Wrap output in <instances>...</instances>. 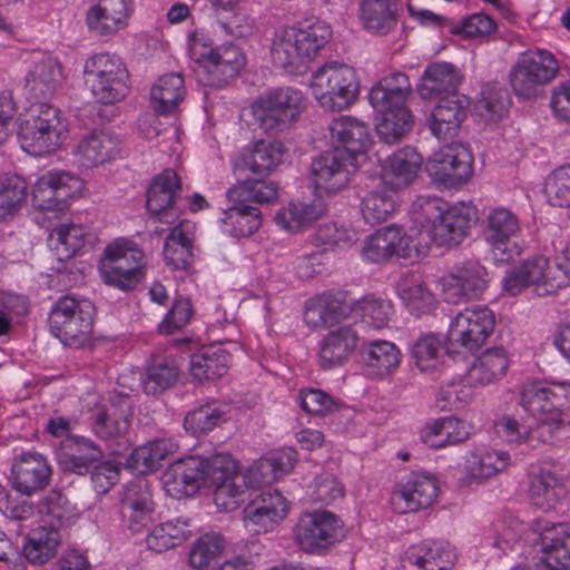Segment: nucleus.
I'll return each instance as SVG.
<instances>
[{
  "label": "nucleus",
  "mask_w": 570,
  "mask_h": 570,
  "mask_svg": "<svg viewBox=\"0 0 570 570\" xmlns=\"http://www.w3.org/2000/svg\"><path fill=\"white\" fill-rule=\"evenodd\" d=\"M521 405L533 423L520 425L509 419L503 424L501 438L508 443L519 444L534 426L552 434L569 424L570 382L569 381H531L521 391Z\"/></svg>",
  "instance_id": "nucleus-1"
},
{
  "label": "nucleus",
  "mask_w": 570,
  "mask_h": 570,
  "mask_svg": "<svg viewBox=\"0 0 570 570\" xmlns=\"http://www.w3.org/2000/svg\"><path fill=\"white\" fill-rule=\"evenodd\" d=\"M562 264L551 265L547 257L535 256L504 272L503 287L512 294H519L531 287L539 295H550L570 283V239L562 249Z\"/></svg>",
  "instance_id": "nucleus-2"
},
{
  "label": "nucleus",
  "mask_w": 570,
  "mask_h": 570,
  "mask_svg": "<svg viewBox=\"0 0 570 570\" xmlns=\"http://www.w3.org/2000/svg\"><path fill=\"white\" fill-rule=\"evenodd\" d=\"M332 30L324 22L306 28H282L273 38L271 55L275 66L299 70L307 67L330 41Z\"/></svg>",
  "instance_id": "nucleus-3"
},
{
  "label": "nucleus",
  "mask_w": 570,
  "mask_h": 570,
  "mask_svg": "<svg viewBox=\"0 0 570 570\" xmlns=\"http://www.w3.org/2000/svg\"><path fill=\"white\" fill-rule=\"evenodd\" d=\"M95 306L87 298L60 297L51 307L49 328L63 345L80 347L90 338Z\"/></svg>",
  "instance_id": "nucleus-4"
},
{
  "label": "nucleus",
  "mask_w": 570,
  "mask_h": 570,
  "mask_svg": "<svg viewBox=\"0 0 570 570\" xmlns=\"http://www.w3.org/2000/svg\"><path fill=\"white\" fill-rule=\"evenodd\" d=\"M309 87L321 107L343 110L356 100L360 85L352 67L331 61L312 75Z\"/></svg>",
  "instance_id": "nucleus-5"
},
{
  "label": "nucleus",
  "mask_w": 570,
  "mask_h": 570,
  "mask_svg": "<svg viewBox=\"0 0 570 570\" xmlns=\"http://www.w3.org/2000/svg\"><path fill=\"white\" fill-rule=\"evenodd\" d=\"M67 131L68 125L57 108L35 102L20 124L19 138L26 150L41 155L56 150L66 139Z\"/></svg>",
  "instance_id": "nucleus-6"
},
{
  "label": "nucleus",
  "mask_w": 570,
  "mask_h": 570,
  "mask_svg": "<svg viewBox=\"0 0 570 570\" xmlns=\"http://www.w3.org/2000/svg\"><path fill=\"white\" fill-rule=\"evenodd\" d=\"M83 76L85 83L97 102L115 104L127 95L128 71L117 55H92L83 65Z\"/></svg>",
  "instance_id": "nucleus-7"
},
{
  "label": "nucleus",
  "mask_w": 570,
  "mask_h": 570,
  "mask_svg": "<svg viewBox=\"0 0 570 570\" xmlns=\"http://www.w3.org/2000/svg\"><path fill=\"white\" fill-rule=\"evenodd\" d=\"M189 56L197 63L198 77L207 86L224 85L245 66V56L237 47L228 45L213 49L197 37L189 43Z\"/></svg>",
  "instance_id": "nucleus-8"
},
{
  "label": "nucleus",
  "mask_w": 570,
  "mask_h": 570,
  "mask_svg": "<svg viewBox=\"0 0 570 570\" xmlns=\"http://www.w3.org/2000/svg\"><path fill=\"white\" fill-rule=\"evenodd\" d=\"M303 109L302 92L291 87L273 89L252 105L255 120L265 132L269 134L289 128Z\"/></svg>",
  "instance_id": "nucleus-9"
},
{
  "label": "nucleus",
  "mask_w": 570,
  "mask_h": 570,
  "mask_svg": "<svg viewBox=\"0 0 570 570\" xmlns=\"http://www.w3.org/2000/svg\"><path fill=\"white\" fill-rule=\"evenodd\" d=\"M495 315L485 306L469 307L451 322L448 332V353L474 354L493 333Z\"/></svg>",
  "instance_id": "nucleus-10"
},
{
  "label": "nucleus",
  "mask_w": 570,
  "mask_h": 570,
  "mask_svg": "<svg viewBox=\"0 0 570 570\" xmlns=\"http://www.w3.org/2000/svg\"><path fill=\"white\" fill-rule=\"evenodd\" d=\"M206 485L214 489L216 507L226 512L236 510L245 501L248 490L237 461L224 453L209 458Z\"/></svg>",
  "instance_id": "nucleus-11"
},
{
  "label": "nucleus",
  "mask_w": 570,
  "mask_h": 570,
  "mask_svg": "<svg viewBox=\"0 0 570 570\" xmlns=\"http://www.w3.org/2000/svg\"><path fill=\"white\" fill-rule=\"evenodd\" d=\"M558 69L559 65L551 52L544 49L528 51L521 55L512 68V89L519 97H535L541 87L556 78Z\"/></svg>",
  "instance_id": "nucleus-12"
},
{
  "label": "nucleus",
  "mask_w": 570,
  "mask_h": 570,
  "mask_svg": "<svg viewBox=\"0 0 570 570\" xmlns=\"http://www.w3.org/2000/svg\"><path fill=\"white\" fill-rule=\"evenodd\" d=\"M357 160L345 150L330 149L315 158L311 165L316 196L334 195L344 189L357 169Z\"/></svg>",
  "instance_id": "nucleus-13"
},
{
  "label": "nucleus",
  "mask_w": 570,
  "mask_h": 570,
  "mask_svg": "<svg viewBox=\"0 0 570 570\" xmlns=\"http://www.w3.org/2000/svg\"><path fill=\"white\" fill-rule=\"evenodd\" d=\"M344 537L338 517L325 510L304 513L295 527V541L306 552L327 549Z\"/></svg>",
  "instance_id": "nucleus-14"
},
{
  "label": "nucleus",
  "mask_w": 570,
  "mask_h": 570,
  "mask_svg": "<svg viewBox=\"0 0 570 570\" xmlns=\"http://www.w3.org/2000/svg\"><path fill=\"white\" fill-rule=\"evenodd\" d=\"M473 156L461 144H450L434 151L426 163L430 177L445 187L466 184L473 174Z\"/></svg>",
  "instance_id": "nucleus-15"
},
{
  "label": "nucleus",
  "mask_w": 570,
  "mask_h": 570,
  "mask_svg": "<svg viewBox=\"0 0 570 570\" xmlns=\"http://www.w3.org/2000/svg\"><path fill=\"white\" fill-rule=\"evenodd\" d=\"M539 559L534 570H570V525L537 521Z\"/></svg>",
  "instance_id": "nucleus-16"
},
{
  "label": "nucleus",
  "mask_w": 570,
  "mask_h": 570,
  "mask_svg": "<svg viewBox=\"0 0 570 570\" xmlns=\"http://www.w3.org/2000/svg\"><path fill=\"white\" fill-rule=\"evenodd\" d=\"M209 458L188 456L173 462L163 473L166 493L174 499L195 494L207 480Z\"/></svg>",
  "instance_id": "nucleus-17"
},
{
  "label": "nucleus",
  "mask_w": 570,
  "mask_h": 570,
  "mask_svg": "<svg viewBox=\"0 0 570 570\" xmlns=\"http://www.w3.org/2000/svg\"><path fill=\"white\" fill-rule=\"evenodd\" d=\"M82 189V180L69 173H48L32 187L33 206L41 210H62Z\"/></svg>",
  "instance_id": "nucleus-18"
},
{
  "label": "nucleus",
  "mask_w": 570,
  "mask_h": 570,
  "mask_svg": "<svg viewBox=\"0 0 570 570\" xmlns=\"http://www.w3.org/2000/svg\"><path fill=\"white\" fill-rule=\"evenodd\" d=\"M121 153L120 137L109 130H91L80 137L72 149L77 164L87 169L116 160Z\"/></svg>",
  "instance_id": "nucleus-19"
},
{
  "label": "nucleus",
  "mask_w": 570,
  "mask_h": 570,
  "mask_svg": "<svg viewBox=\"0 0 570 570\" xmlns=\"http://www.w3.org/2000/svg\"><path fill=\"white\" fill-rule=\"evenodd\" d=\"M287 512L288 502L281 492H263L244 509V525L250 532L267 533L279 524Z\"/></svg>",
  "instance_id": "nucleus-20"
},
{
  "label": "nucleus",
  "mask_w": 570,
  "mask_h": 570,
  "mask_svg": "<svg viewBox=\"0 0 570 570\" xmlns=\"http://www.w3.org/2000/svg\"><path fill=\"white\" fill-rule=\"evenodd\" d=\"M132 0H96L85 14L88 30L97 37L115 36L128 26Z\"/></svg>",
  "instance_id": "nucleus-21"
},
{
  "label": "nucleus",
  "mask_w": 570,
  "mask_h": 570,
  "mask_svg": "<svg viewBox=\"0 0 570 570\" xmlns=\"http://www.w3.org/2000/svg\"><path fill=\"white\" fill-rule=\"evenodd\" d=\"M421 240L415 242L413 235L403 233L392 225L371 235L364 246L363 255L373 263L384 262L393 256L412 257V253H419Z\"/></svg>",
  "instance_id": "nucleus-22"
},
{
  "label": "nucleus",
  "mask_w": 570,
  "mask_h": 570,
  "mask_svg": "<svg viewBox=\"0 0 570 570\" xmlns=\"http://www.w3.org/2000/svg\"><path fill=\"white\" fill-rule=\"evenodd\" d=\"M562 479L556 473L553 464L539 462L528 472V497L530 502L542 511L557 508L564 497Z\"/></svg>",
  "instance_id": "nucleus-23"
},
{
  "label": "nucleus",
  "mask_w": 570,
  "mask_h": 570,
  "mask_svg": "<svg viewBox=\"0 0 570 570\" xmlns=\"http://www.w3.org/2000/svg\"><path fill=\"white\" fill-rule=\"evenodd\" d=\"M180 191V180L171 169H165L157 175L147 193V210L159 223L175 225L178 220V210L175 202Z\"/></svg>",
  "instance_id": "nucleus-24"
},
{
  "label": "nucleus",
  "mask_w": 570,
  "mask_h": 570,
  "mask_svg": "<svg viewBox=\"0 0 570 570\" xmlns=\"http://www.w3.org/2000/svg\"><path fill=\"white\" fill-rule=\"evenodd\" d=\"M439 494V484L434 476L412 474L405 483L392 493L391 504L396 513L404 514L426 509L433 504Z\"/></svg>",
  "instance_id": "nucleus-25"
},
{
  "label": "nucleus",
  "mask_w": 570,
  "mask_h": 570,
  "mask_svg": "<svg viewBox=\"0 0 570 570\" xmlns=\"http://www.w3.org/2000/svg\"><path fill=\"white\" fill-rule=\"evenodd\" d=\"M456 560L449 542L424 540L410 546L401 556L402 570H451Z\"/></svg>",
  "instance_id": "nucleus-26"
},
{
  "label": "nucleus",
  "mask_w": 570,
  "mask_h": 570,
  "mask_svg": "<svg viewBox=\"0 0 570 570\" xmlns=\"http://www.w3.org/2000/svg\"><path fill=\"white\" fill-rule=\"evenodd\" d=\"M476 209L471 204L458 203L448 208L442 217L428 229L426 237L438 246L459 245L468 235Z\"/></svg>",
  "instance_id": "nucleus-27"
},
{
  "label": "nucleus",
  "mask_w": 570,
  "mask_h": 570,
  "mask_svg": "<svg viewBox=\"0 0 570 570\" xmlns=\"http://www.w3.org/2000/svg\"><path fill=\"white\" fill-rule=\"evenodd\" d=\"M121 512L132 532H140L154 521L155 504L149 482L138 478L129 482L120 500Z\"/></svg>",
  "instance_id": "nucleus-28"
},
{
  "label": "nucleus",
  "mask_w": 570,
  "mask_h": 570,
  "mask_svg": "<svg viewBox=\"0 0 570 570\" xmlns=\"http://www.w3.org/2000/svg\"><path fill=\"white\" fill-rule=\"evenodd\" d=\"M469 106L470 99L464 95L440 97L430 116L429 127L432 135L439 140L453 137L466 118Z\"/></svg>",
  "instance_id": "nucleus-29"
},
{
  "label": "nucleus",
  "mask_w": 570,
  "mask_h": 570,
  "mask_svg": "<svg viewBox=\"0 0 570 570\" xmlns=\"http://www.w3.org/2000/svg\"><path fill=\"white\" fill-rule=\"evenodd\" d=\"M62 79L60 62L51 56H43L33 63L27 73L24 91L30 100L41 102L57 92Z\"/></svg>",
  "instance_id": "nucleus-30"
},
{
  "label": "nucleus",
  "mask_w": 570,
  "mask_h": 570,
  "mask_svg": "<svg viewBox=\"0 0 570 570\" xmlns=\"http://www.w3.org/2000/svg\"><path fill=\"white\" fill-rule=\"evenodd\" d=\"M330 137L336 144L334 150H345L350 156L358 158L371 146L368 126L352 116L334 118L328 125Z\"/></svg>",
  "instance_id": "nucleus-31"
},
{
  "label": "nucleus",
  "mask_w": 570,
  "mask_h": 570,
  "mask_svg": "<svg viewBox=\"0 0 570 570\" xmlns=\"http://www.w3.org/2000/svg\"><path fill=\"white\" fill-rule=\"evenodd\" d=\"M463 79V73L453 63L445 61L433 62L425 68L417 91L423 99H434L459 94L458 89Z\"/></svg>",
  "instance_id": "nucleus-32"
},
{
  "label": "nucleus",
  "mask_w": 570,
  "mask_h": 570,
  "mask_svg": "<svg viewBox=\"0 0 570 570\" xmlns=\"http://www.w3.org/2000/svg\"><path fill=\"white\" fill-rule=\"evenodd\" d=\"M56 458L63 471L83 475L102 458V451L88 438L68 436L62 441Z\"/></svg>",
  "instance_id": "nucleus-33"
},
{
  "label": "nucleus",
  "mask_w": 570,
  "mask_h": 570,
  "mask_svg": "<svg viewBox=\"0 0 570 570\" xmlns=\"http://www.w3.org/2000/svg\"><path fill=\"white\" fill-rule=\"evenodd\" d=\"M132 416V404L128 396H116L97 410L92 430L100 439H114L127 432Z\"/></svg>",
  "instance_id": "nucleus-34"
},
{
  "label": "nucleus",
  "mask_w": 570,
  "mask_h": 570,
  "mask_svg": "<svg viewBox=\"0 0 570 570\" xmlns=\"http://www.w3.org/2000/svg\"><path fill=\"white\" fill-rule=\"evenodd\" d=\"M50 474L47 460L38 453H23L12 465L13 485L26 495L43 489Z\"/></svg>",
  "instance_id": "nucleus-35"
},
{
  "label": "nucleus",
  "mask_w": 570,
  "mask_h": 570,
  "mask_svg": "<svg viewBox=\"0 0 570 570\" xmlns=\"http://www.w3.org/2000/svg\"><path fill=\"white\" fill-rule=\"evenodd\" d=\"M358 335L350 325L331 330L320 342V362L323 368L343 365L357 347Z\"/></svg>",
  "instance_id": "nucleus-36"
},
{
  "label": "nucleus",
  "mask_w": 570,
  "mask_h": 570,
  "mask_svg": "<svg viewBox=\"0 0 570 570\" xmlns=\"http://www.w3.org/2000/svg\"><path fill=\"white\" fill-rule=\"evenodd\" d=\"M488 285L487 269L479 264H469L458 274L444 278L443 292L451 303L463 298H473L481 294Z\"/></svg>",
  "instance_id": "nucleus-37"
},
{
  "label": "nucleus",
  "mask_w": 570,
  "mask_h": 570,
  "mask_svg": "<svg viewBox=\"0 0 570 570\" xmlns=\"http://www.w3.org/2000/svg\"><path fill=\"white\" fill-rule=\"evenodd\" d=\"M422 157L412 147H405L389 157L382 168V181L389 188L397 189L409 186L416 177Z\"/></svg>",
  "instance_id": "nucleus-38"
},
{
  "label": "nucleus",
  "mask_w": 570,
  "mask_h": 570,
  "mask_svg": "<svg viewBox=\"0 0 570 570\" xmlns=\"http://www.w3.org/2000/svg\"><path fill=\"white\" fill-rule=\"evenodd\" d=\"M96 236L81 225L61 224L49 236V246L59 262L75 256L87 245H92Z\"/></svg>",
  "instance_id": "nucleus-39"
},
{
  "label": "nucleus",
  "mask_w": 570,
  "mask_h": 570,
  "mask_svg": "<svg viewBox=\"0 0 570 570\" xmlns=\"http://www.w3.org/2000/svg\"><path fill=\"white\" fill-rule=\"evenodd\" d=\"M326 204L316 196L311 203L291 202L275 215L276 224L288 232H298L326 214Z\"/></svg>",
  "instance_id": "nucleus-40"
},
{
  "label": "nucleus",
  "mask_w": 570,
  "mask_h": 570,
  "mask_svg": "<svg viewBox=\"0 0 570 570\" xmlns=\"http://www.w3.org/2000/svg\"><path fill=\"white\" fill-rule=\"evenodd\" d=\"M363 360L368 375L383 379L400 365L401 352L389 341H371L363 347Z\"/></svg>",
  "instance_id": "nucleus-41"
},
{
  "label": "nucleus",
  "mask_w": 570,
  "mask_h": 570,
  "mask_svg": "<svg viewBox=\"0 0 570 570\" xmlns=\"http://www.w3.org/2000/svg\"><path fill=\"white\" fill-rule=\"evenodd\" d=\"M472 432V426L456 417H444L428 424L421 438L430 448L439 449L465 441Z\"/></svg>",
  "instance_id": "nucleus-42"
},
{
  "label": "nucleus",
  "mask_w": 570,
  "mask_h": 570,
  "mask_svg": "<svg viewBox=\"0 0 570 570\" xmlns=\"http://www.w3.org/2000/svg\"><path fill=\"white\" fill-rule=\"evenodd\" d=\"M61 543V535L53 525L33 529L22 547L24 558L33 564H43L52 559Z\"/></svg>",
  "instance_id": "nucleus-43"
},
{
  "label": "nucleus",
  "mask_w": 570,
  "mask_h": 570,
  "mask_svg": "<svg viewBox=\"0 0 570 570\" xmlns=\"http://www.w3.org/2000/svg\"><path fill=\"white\" fill-rule=\"evenodd\" d=\"M193 229V223L181 220L170 229L165 240L164 258L174 269H185L190 265Z\"/></svg>",
  "instance_id": "nucleus-44"
},
{
  "label": "nucleus",
  "mask_w": 570,
  "mask_h": 570,
  "mask_svg": "<svg viewBox=\"0 0 570 570\" xmlns=\"http://www.w3.org/2000/svg\"><path fill=\"white\" fill-rule=\"evenodd\" d=\"M396 292L413 315L428 313L434 305V295L420 274L411 273L400 277Z\"/></svg>",
  "instance_id": "nucleus-45"
},
{
  "label": "nucleus",
  "mask_w": 570,
  "mask_h": 570,
  "mask_svg": "<svg viewBox=\"0 0 570 570\" xmlns=\"http://www.w3.org/2000/svg\"><path fill=\"white\" fill-rule=\"evenodd\" d=\"M232 357L220 346H207L190 357L189 372L197 381L215 380L227 373Z\"/></svg>",
  "instance_id": "nucleus-46"
},
{
  "label": "nucleus",
  "mask_w": 570,
  "mask_h": 570,
  "mask_svg": "<svg viewBox=\"0 0 570 570\" xmlns=\"http://www.w3.org/2000/svg\"><path fill=\"white\" fill-rule=\"evenodd\" d=\"M395 0H363L360 6L362 26L373 35H386L396 24Z\"/></svg>",
  "instance_id": "nucleus-47"
},
{
  "label": "nucleus",
  "mask_w": 570,
  "mask_h": 570,
  "mask_svg": "<svg viewBox=\"0 0 570 570\" xmlns=\"http://www.w3.org/2000/svg\"><path fill=\"white\" fill-rule=\"evenodd\" d=\"M412 87L406 75L392 72L384 77L370 91L368 99L374 109H384V104L406 105Z\"/></svg>",
  "instance_id": "nucleus-48"
},
{
  "label": "nucleus",
  "mask_w": 570,
  "mask_h": 570,
  "mask_svg": "<svg viewBox=\"0 0 570 570\" xmlns=\"http://www.w3.org/2000/svg\"><path fill=\"white\" fill-rule=\"evenodd\" d=\"M381 119L376 124V132L385 144H394L403 138L413 127V116L406 105L393 106L384 104V109H376Z\"/></svg>",
  "instance_id": "nucleus-49"
},
{
  "label": "nucleus",
  "mask_w": 570,
  "mask_h": 570,
  "mask_svg": "<svg viewBox=\"0 0 570 570\" xmlns=\"http://www.w3.org/2000/svg\"><path fill=\"white\" fill-rule=\"evenodd\" d=\"M352 303L337 297L322 296L312 302L305 311V322L308 326H333L352 314Z\"/></svg>",
  "instance_id": "nucleus-50"
},
{
  "label": "nucleus",
  "mask_w": 570,
  "mask_h": 570,
  "mask_svg": "<svg viewBox=\"0 0 570 570\" xmlns=\"http://www.w3.org/2000/svg\"><path fill=\"white\" fill-rule=\"evenodd\" d=\"M186 90L180 73L161 76L150 90L154 109L161 115L170 114L183 101Z\"/></svg>",
  "instance_id": "nucleus-51"
},
{
  "label": "nucleus",
  "mask_w": 570,
  "mask_h": 570,
  "mask_svg": "<svg viewBox=\"0 0 570 570\" xmlns=\"http://www.w3.org/2000/svg\"><path fill=\"white\" fill-rule=\"evenodd\" d=\"M188 527V522L181 519L158 524L146 538L147 548L161 553L181 544L190 534Z\"/></svg>",
  "instance_id": "nucleus-52"
},
{
  "label": "nucleus",
  "mask_w": 570,
  "mask_h": 570,
  "mask_svg": "<svg viewBox=\"0 0 570 570\" xmlns=\"http://www.w3.org/2000/svg\"><path fill=\"white\" fill-rule=\"evenodd\" d=\"M224 210L222 222L230 227L228 230L234 237L253 235L261 226V212L248 204H234Z\"/></svg>",
  "instance_id": "nucleus-53"
},
{
  "label": "nucleus",
  "mask_w": 570,
  "mask_h": 570,
  "mask_svg": "<svg viewBox=\"0 0 570 570\" xmlns=\"http://www.w3.org/2000/svg\"><path fill=\"white\" fill-rule=\"evenodd\" d=\"M227 411V405L217 401L200 405L186 415L185 429L194 435L207 434L226 420Z\"/></svg>",
  "instance_id": "nucleus-54"
},
{
  "label": "nucleus",
  "mask_w": 570,
  "mask_h": 570,
  "mask_svg": "<svg viewBox=\"0 0 570 570\" xmlns=\"http://www.w3.org/2000/svg\"><path fill=\"white\" fill-rule=\"evenodd\" d=\"M28 185L18 175L0 176V222L14 217L27 197Z\"/></svg>",
  "instance_id": "nucleus-55"
},
{
  "label": "nucleus",
  "mask_w": 570,
  "mask_h": 570,
  "mask_svg": "<svg viewBox=\"0 0 570 570\" xmlns=\"http://www.w3.org/2000/svg\"><path fill=\"white\" fill-rule=\"evenodd\" d=\"M278 186L273 180H245L229 188L226 196L229 203H271L277 198Z\"/></svg>",
  "instance_id": "nucleus-56"
},
{
  "label": "nucleus",
  "mask_w": 570,
  "mask_h": 570,
  "mask_svg": "<svg viewBox=\"0 0 570 570\" xmlns=\"http://www.w3.org/2000/svg\"><path fill=\"white\" fill-rule=\"evenodd\" d=\"M177 450L169 439H158L136 448L131 455L132 466L140 473L157 469L163 460Z\"/></svg>",
  "instance_id": "nucleus-57"
},
{
  "label": "nucleus",
  "mask_w": 570,
  "mask_h": 570,
  "mask_svg": "<svg viewBox=\"0 0 570 570\" xmlns=\"http://www.w3.org/2000/svg\"><path fill=\"white\" fill-rule=\"evenodd\" d=\"M395 208V191L385 187L371 190L361 203L362 216L371 225L386 220Z\"/></svg>",
  "instance_id": "nucleus-58"
},
{
  "label": "nucleus",
  "mask_w": 570,
  "mask_h": 570,
  "mask_svg": "<svg viewBox=\"0 0 570 570\" xmlns=\"http://www.w3.org/2000/svg\"><path fill=\"white\" fill-rule=\"evenodd\" d=\"M104 257L117 262V265L126 269L127 275L135 274L141 279L145 255L134 242L127 239L112 242L105 248Z\"/></svg>",
  "instance_id": "nucleus-59"
},
{
  "label": "nucleus",
  "mask_w": 570,
  "mask_h": 570,
  "mask_svg": "<svg viewBox=\"0 0 570 570\" xmlns=\"http://www.w3.org/2000/svg\"><path fill=\"white\" fill-rule=\"evenodd\" d=\"M499 462V452L488 448H479L469 453L463 463L465 476L464 483L489 479L497 474V463Z\"/></svg>",
  "instance_id": "nucleus-60"
},
{
  "label": "nucleus",
  "mask_w": 570,
  "mask_h": 570,
  "mask_svg": "<svg viewBox=\"0 0 570 570\" xmlns=\"http://www.w3.org/2000/svg\"><path fill=\"white\" fill-rule=\"evenodd\" d=\"M392 312L393 307L390 302L381 298L365 297L353 303L352 317L354 320L360 318L363 323L374 328H382L387 324Z\"/></svg>",
  "instance_id": "nucleus-61"
},
{
  "label": "nucleus",
  "mask_w": 570,
  "mask_h": 570,
  "mask_svg": "<svg viewBox=\"0 0 570 570\" xmlns=\"http://www.w3.org/2000/svg\"><path fill=\"white\" fill-rule=\"evenodd\" d=\"M284 153L282 142L261 140L255 144L246 164L253 173H269L282 163Z\"/></svg>",
  "instance_id": "nucleus-62"
},
{
  "label": "nucleus",
  "mask_w": 570,
  "mask_h": 570,
  "mask_svg": "<svg viewBox=\"0 0 570 570\" xmlns=\"http://www.w3.org/2000/svg\"><path fill=\"white\" fill-rule=\"evenodd\" d=\"M179 368L171 358L155 360L142 381L147 393L157 394L170 387L178 379Z\"/></svg>",
  "instance_id": "nucleus-63"
},
{
  "label": "nucleus",
  "mask_w": 570,
  "mask_h": 570,
  "mask_svg": "<svg viewBox=\"0 0 570 570\" xmlns=\"http://www.w3.org/2000/svg\"><path fill=\"white\" fill-rule=\"evenodd\" d=\"M543 191L551 206L570 208V166H561L550 173Z\"/></svg>",
  "instance_id": "nucleus-64"
}]
</instances>
